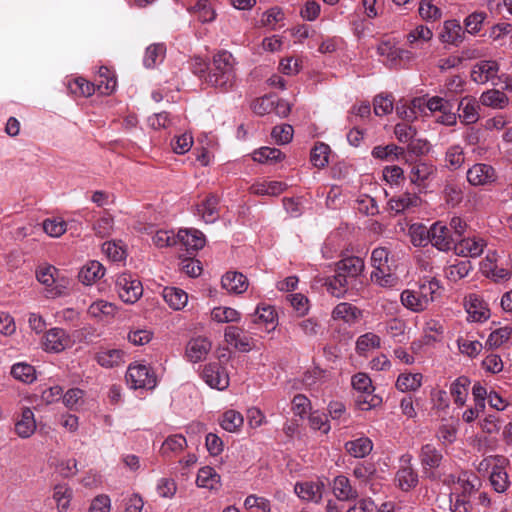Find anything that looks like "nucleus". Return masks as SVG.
<instances>
[{"instance_id":"1","label":"nucleus","mask_w":512,"mask_h":512,"mask_svg":"<svg viewBox=\"0 0 512 512\" xmlns=\"http://www.w3.org/2000/svg\"><path fill=\"white\" fill-rule=\"evenodd\" d=\"M205 82L222 91H228L235 85V59L230 52L222 50L213 55Z\"/></svg>"},{"instance_id":"2","label":"nucleus","mask_w":512,"mask_h":512,"mask_svg":"<svg viewBox=\"0 0 512 512\" xmlns=\"http://www.w3.org/2000/svg\"><path fill=\"white\" fill-rule=\"evenodd\" d=\"M352 386L356 391L355 405L358 409L367 411L381 404L382 399L373 394L374 387L366 373H357L352 377Z\"/></svg>"},{"instance_id":"3","label":"nucleus","mask_w":512,"mask_h":512,"mask_svg":"<svg viewBox=\"0 0 512 512\" xmlns=\"http://www.w3.org/2000/svg\"><path fill=\"white\" fill-rule=\"evenodd\" d=\"M389 251L385 247H377L372 251L371 262L374 268L371 280L382 287H391L396 277L391 273L389 266Z\"/></svg>"},{"instance_id":"4","label":"nucleus","mask_w":512,"mask_h":512,"mask_svg":"<svg viewBox=\"0 0 512 512\" xmlns=\"http://www.w3.org/2000/svg\"><path fill=\"white\" fill-rule=\"evenodd\" d=\"M416 241V237L413 236V244L415 246H425L428 243H431L432 246L436 247L440 251H448L456 245L450 228L440 221L435 222L427 230V234L424 238H421L418 243Z\"/></svg>"},{"instance_id":"5","label":"nucleus","mask_w":512,"mask_h":512,"mask_svg":"<svg viewBox=\"0 0 512 512\" xmlns=\"http://www.w3.org/2000/svg\"><path fill=\"white\" fill-rule=\"evenodd\" d=\"M126 381L132 389H153L157 384L155 373L142 364L130 365L128 367Z\"/></svg>"},{"instance_id":"6","label":"nucleus","mask_w":512,"mask_h":512,"mask_svg":"<svg viewBox=\"0 0 512 512\" xmlns=\"http://www.w3.org/2000/svg\"><path fill=\"white\" fill-rule=\"evenodd\" d=\"M116 288L119 297L125 303H135L143 293V287L139 280L133 279L129 274H121L116 280Z\"/></svg>"},{"instance_id":"7","label":"nucleus","mask_w":512,"mask_h":512,"mask_svg":"<svg viewBox=\"0 0 512 512\" xmlns=\"http://www.w3.org/2000/svg\"><path fill=\"white\" fill-rule=\"evenodd\" d=\"M72 345L71 336L62 328H52L44 336L43 347L47 352L60 353Z\"/></svg>"},{"instance_id":"8","label":"nucleus","mask_w":512,"mask_h":512,"mask_svg":"<svg viewBox=\"0 0 512 512\" xmlns=\"http://www.w3.org/2000/svg\"><path fill=\"white\" fill-rule=\"evenodd\" d=\"M420 461L424 475L432 480L436 479L434 469H437L442 462L443 455L433 444H425L421 447Z\"/></svg>"},{"instance_id":"9","label":"nucleus","mask_w":512,"mask_h":512,"mask_svg":"<svg viewBox=\"0 0 512 512\" xmlns=\"http://www.w3.org/2000/svg\"><path fill=\"white\" fill-rule=\"evenodd\" d=\"M181 243L187 253L194 256L205 246V236L197 229H180L177 234V243Z\"/></svg>"},{"instance_id":"10","label":"nucleus","mask_w":512,"mask_h":512,"mask_svg":"<svg viewBox=\"0 0 512 512\" xmlns=\"http://www.w3.org/2000/svg\"><path fill=\"white\" fill-rule=\"evenodd\" d=\"M203 379L211 387L218 390H224L229 385V377L224 373L218 363L206 365L202 372Z\"/></svg>"},{"instance_id":"11","label":"nucleus","mask_w":512,"mask_h":512,"mask_svg":"<svg viewBox=\"0 0 512 512\" xmlns=\"http://www.w3.org/2000/svg\"><path fill=\"white\" fill-rule=\"evenodd\" d=\"M495 170L491 165L478 163L467 171V180L471 185L480 186L494 182Z\"/></svg>"},{"instance_id":"12","label":"nucleus","mask_w":512,"mask_h":512,"mask_svg":"<svg viewBox=\"0 0 512 512\" xmlns=\"http://www.w3.org/2000/svg\"><path fill=\"white\" fill-rule=\"evenodd\" d=\"M499 65L493 60H483L476 63L471 71V79L478 84H485L496 77Z\"/></svg>"},{"instance_id":"13","label":"nucleus","mask_w":512,"mask_h":512,"mask_svg":"<svg viewBox=\"0 0 512 512\" xmlns=\"http://www.w3.org/2000/svg\"><path fill=\"white\" fill-rule=\"evenodd\" d=\"M212 344L205 337H197L191 339L186 346V356L189 361L197 363L206 358L211 350Z\"/></svg>"},{"instance_id":"14","label":"nucleus","mask_w":512,"mask_h":512,"mask_svg":"<svg viewBox=\"0 0 512 512\" xmlns=\"http://www.w3.org/2000/svg\"><path fill=\"white\" fill-rule=\"evenodd\" d=\"M323 488L322 482H297L294 491L299 498L318 503L322 499Z\"/></svg>"},{"instance_id":"15","label":"nucleus","mask_w":512,"mask_h":512,"mask_svg":"<svg viewBox=\"0 0 512 512\" xmlns=\"http://www.w3.org/2000/svg\"><path fill=\"white\" fill-rule=\"evenodd\" d=\"M364 270V261L360 257L350 256L336 263L338 274H342L347 280L354 279Z\"/></svg>"},{"instance_id":"16","label":"nucleus","mask_w":512,"mask_h":512,"mask_svg":"<svg viewBox=\"0 0 512 512\" xmlns=\"http://www.w3.org/2000/svg\"><path fill=\"white\" fill-rule=\"evenodd\" d=\"M36 430L34 413L29 407L22 409L20 418L15 423V433L22 439L30 438Z\"/></svg>"},{"instance_id":"17","label":"nucleus","mask_w":512,"mask_h":512,"mask_svg":"<svg viewBox=\"0 0 512 512\" xmlns=\"http://www.w3.org/2000/svg\"><path fill=\"white\" fill-rule=\"evenodd\" d=\"M222 287L228 292L241 294L248 288V279L240 272H227L221 280Z\"/></svg>"},{"instance_id":"18","label":"nucleus","mask_w":512,"mask_h":512,"mask_svg":"<svg viewBox=\"0 0 512 512\" xmlns=\"http://www.w3.org/2000/svg\"><path fill=\"white\" fill-rule=\"evenodd\" d=\"M485 242L482 239L464 238L454 246L457 255L463 257H478L483 253Z\"/></svg>"},{"instance_id":"19","label":"nucleus","mask_w":512,"mask_h":512,"mask_svg":"<svg viewBox=\"0 0 512 512\" xmlns=\"http://www.w3.org/2000/svg\"><path fill=\"white\" fill-rule=\"evenodd\" d=\"M224 337L227 343L242 352H248L251 349L250 339L243 335V331L239 327L228 326L225 329Z\"/></svg>"},{"instance_id":"20","label":"nucleus","mask_w":512,"mask_h":512,"mask_svg":"<svg viewBox=\"0 0 512 512\" xmlns=\"http://www.w3.org/2000/svg\"><path fill=\"white\" fill-rule=\"evenodd\" d=\"M219 198L214 194H209L206 199L197 206L198 214L201 215L206 223H214L218 218Z\"/></svg>"},{"instance_id":"21","label":"nucleus","mask_w":512,"mask_h":512,"mask_svg":"<svg viewBox=\"0 0 512 512\" xmlns=\"http://www.w3.org/2000/svg\"><path fill=\"white\" fill-rule=\"evenodd\" d=\"M464 32L461 25L456 20H448L444 22L440 39L443 43L458 45L463 41Z\"/></svg>"},{"instance_id":"22","label":"nucleus","mask_w":512,"mask_h":512,"mask_svg":"<svg viewBox=\"0 0 512 512\" xmlns=\"http://www.w3.org/2000/svg\"><path fill=\"white\" fill-rule=\"evenodd\" d=\"M105 269L98 261H89L78 274L79 280L85 285H91L104 276Z\"/></svg>"},{"instance_id":"23","label":"nucleus","mask_w":512,"mask_h":512,"mask_svg":"<svg viewBox=\"0 0 512 512\" xmlns=\"http://www.w3.org/2000/svg\"><path fill=\"white\" fill-rule=\"evenodd\" d=\"M124 352L120 349L101 350L95 355V360L105 368H112L124 362Z\"/></svg>"},{"instance_id":"24","label":"nucleus","mask_w":512,"mask_h":512,"mask_svg":"<svg viewBox=\"0 0 512 512\" xmlns=\"http://www.w3.org/2000/svg\"><path fill=\"white\" fill-rule=\"evenodd\" d=\"M332 317L335 320H343L347 323H353L361 317V311L350 303L342 302L333 309Z\"/></svg>"},{"instance_id":"25","label":"nucleus","mask_w":512,"mask_h":512,"mask_svg":"<svg viewBox=\"0 0 512 512\" xmlns=\"http://www.w3.org/2000/svg\"><path fill=\"white\" fill-rule=\"evenodd\" d=\"M333 492L337 499L341 501L355 499L358 496L357 491L350 485L349 479L342 475L335 478Z\"/></svg>"},{"instance_id":"26","label":"nucleus","mask_w":512,"mask_h":512,"mask_svg":"<svg viewBox=\"0 0 512 512\" xmlns=\"http://www.w3.org/2000/svg\"><path fill=\"white\" fill-rule=\"evenodd\" d=\"M478 104L475 99L470 97L463 98L458 104V110L462 113L459 114V118L465 124H473L477 122L479 115L477 112Z\"/></svg>"},{"instance_id":"27","label":"nucleus","mask_w":512,"mask_h":512,"mask_svg":"<svg viewBox=\"0 0 512 512\" xmlns=\"http://www.w3.org/2000/svg\"><path fill=\"white\" fill-rule=\"evenodd\" d=\"M163 298L166 303L174 310L182 309L188 301L187 293L176 287H166L163 289Z\"/></svg>"},{"instance_id":"28","label":"nucleus","mask_w":512,"mask_h":512,"mask_svg":"<svg viewBox=\"0 0 512 512\" xmlns=\"http://www.w3.org/2000/svg\"><path fill=\"white\" fill-rule=\"evenodd\" d=\"M372 448L373 443L367 437H361L345 443L346 451L355 458H364L372 451Z\"/></svg>"},{"instance_id":"29","label":"nucleus","mask_w":512,"mask_h":512,"mask_svg":"<svg viewBox=\"0 0 512 512\" xmlns=\"http://www.w3.org/2000/svg\"><path fill=\"white\" fill-rule=\"evenodd\" d=\"M396 481L398 487L407 492L417 486L418 474L411 466L402 467L396 473Z\"/></svg>"},{"instance_id":"30","label":"nucleus","mask_w":512,"mask_h":512,"mask_svg":"<svg viewBox=\"0 0 512 512\" xmlns=\"http://www.w3.org/2000/svg\"><path fill=\"white\" fill-rule=\"evenodd\" d=\"M470 383L471 382L468 377L460 376L451 384L450 393L457 405L463 406L465 404L469 393Z\"/></svg>"},{"instance_id":"31","label":"nucleus","mask_w":512,"mask_h":512,"mask_svg":"<svg viewBox=\"0 0 512 512\" xmlns=\"http://www.w3.org/2000/svg\"><path fill=\"white\" fill-rule=\"evenodd\" d=\"M324 286L332 296L341 298L347 292L348 280L342 274L335 272L334 276L325 279Z\"/></svg>"},{"instance_id":"32","label":"nucleus","mask_w":512,"mask_h":512,"mask_svg":"<svg viewBox=\"0 0 512 512\" xmlns=\"http://www.w3.org/2000/svg\"><path fill=\"white\" fill-rule=\"evenodd\" d=\"M480 101L484 106L502 109L508 105L507 95L497 89H491L482 93Z\"/></svg>"},{"instance_id":"33","label":"nucleus","mask_w":512,"mask_h":512,"mask_svg":"<svg viewBox=\"0 0 512 512\" xmlns=\"http://www.w3.org/2000/svg\"><path fill=\"white\" fill-rule=\"evenodd\" d=\"M166 54V46L163 43H154L147 47L143 59L144 65L147 68H153L158 63L162 62Z\"/></svg>"},{"instance_id":"34","label":"nucleus","mask_w":512,"mask_h":512,"mask_svg":"<svg viewBox=\"0 0 512 512\" xmlns=\"http://www.w3.org/2000/svg\"><path fill=\"white\" fill-rule=\"evenodd\" d=\"M220 482V476L210 467L205 466L199 469L196 483L199 487L215 489Z\"/></svg>"},{"instance_id":"35","label":"nucleus","mask_w":512,"mask_h":512,"mask_svg":"<svg viewBox=\"0 0 512 512\" xmlns=\"http://www.w3.org/2000/svg\"><path fill=\"white\" fill-rule=\"evenodd\" d=\"M422 378L421 373H402L397 378L396 387L402 392L415 391L421 386Z\"/></svg>"},{"instance_id":"36","label":"nucleus","mask_w":512,"mask_h":512,"mask_svg":"<svg viewBox=\"0 0 512 512\" xmlns=\"http://www.w3.org/2000/svg\"><path fill=\"white\" fill-rule=\"evenodd\" d=\"M187 442L184 436L182 435H172L169 436L162 444L160 453L164 457H171L173 454H176L184 449Z\"/></svg>"},{"instance_id":"37","label":"nucleus","mask_w":512,"mask_h":512,"mask_svg":"<svg viewBox=\"0 0 512 512\" xmlns=\"http://www.w3.org/2000/svg\"><path fill=\"white\" fill-rule=\"evenodd\" d=\"M439 289V281L435 278H432L428 281L421 283L419 285L417 292L421 300L424 302V305L427 307L429 303L434 301Z\"/></svg>"},{"instance_id":"38","label":"nucleus","mask_w":512,"mask_h":512,"mask_svg":"<svg viewBox=\"0 0 512 512\" xmlns=\"http://www.w3.org/2000/svg\"><path fill=\"white\" fill-rule=\"evenodd\" d=\"M421 199L416 194L404 193L398 198H392L389 201L391 210L400 213L407 208L416 207L420 204Z\"/></svg>"},{"instance_id":"39","label":"nucleus","mask_w":512,"mask_h":512,"mask_svg":"<svg viewBox=\"0 0 512 512\" xmlns=\"http://www.w3.org/2000/svg\"><path fill=\"white\" fill-rule=\"evenodd\" d=\"M53 499L57 504L59 512H66L70 506L72 498V489L65 484L54 486Z\"/></svg>"},{"instance_id":"40","label":"nucleus","mask_w":512,"mask_h":512,"mask_svg":"<svg viewBox=\"0 0 512 512\" xmlns=\"http://www.w3.org/2000/svg\"><path fill=\"white\" fill-rule=\"evenodd\" d=\"M330 151L329 145L317 142L310 153L311 163L317 168H324L328 164Z\"/></svg>"},{"instance_id":"41","label":"nucleus","mask_w":512,"mask_h":512,"mask_svg":"<svg viewBox=\"0 0 512 512\" xmlns=\"http://www.w3.org/2000/svg\"><path fill=\"white\" fill-rule=\"evenodd\" d=\"M277 320V313L272 306L257 307L254 315H252V323H263L265 325H272L271 329L275 328Z\"/></svg>"},{"instance_id":"42","label":"nucleus","mask_w":512,"mask_h":512,"mask_svg":"<svg viewBox=\"0 0 512 512\" xmlns=\"http://www.w3.org/2000/svg\"><path fill=\"white\" fill-rule=\"evenodd\" d=\"M471 269V262L469 260H464L447 267L445 273L446 277L450 281L457 282L462 278L466 277Z\"/></svg>"},{"instance_id":"43","label":"nucleus","mask_w":512,"mask_h":512,"mask_svg":"<svg viewBox=\"0 0 512 512\" xmlns=\"http://www.w3.org/2000/svg\"><path fill=\"white\" fill-rule=\"evenodd\" d=\"M243 422V416L239 412L235 410H228L223 414L220 424L224 430L228 432H236L242 427Z\"/></svg>"},{"instance_id":"44","label":"nucleus","mask_w":512,"mask_h":512,"mask_svg":"<svg viewBox=\"0 0 512 512\" xmlns=\"http://www.w3.org/2000/svg\"><path fill=\"white\" fill-rule=\"evenodd\" d=\"M284 158V154L277 148L262 147L253 153V159L259 163H275Z\"/></svg>"},{"instance_id":"45","label":"nucleus","mask_w":512,"mask_h":512,"mask_svg":"<svg viewBox=\"0 0 512 512\" xmlns=\"http://www.w3.org/2000/svg\"><path fill=\"white\" fill-rule=\"evenodd\" d=\"M12 376L25 383H31L36 379L35 368L26 363L14 364L11 368Z\"/></svg>"},{"instance_id":"46","label":"nucleus","mask_w":512,"mask_h":512,"mask_svg":"<svg viewBox=\"0 0 512 512\" xmlns=\"http://www.w3.org/2000/svg\"><path fill=\"white\" fill-rule=\"evenodd\" d=\"M401 302L406 308L414 312H420L426 309V306L419 297L418 292L414 290H404L401 293Z\"/></svg>"},{"instance_id":"47","label":"nucleus","mask_w":512,"mask_h":512,"mask_svg":"<svg viewBox=\"0 0 512 512\" xmlns=\"http://www.w3.org/2000/svg\"><path fill=\"white\" fill-rule=\"evenodd\" d=\"M379 347L380 337L371 332L361 335L356 342V351L360 355H364L367 351Z\"/></svg>"},{"instance_id":"48","label":"nucleus","mask_w":512,"mask_h":512,"mask_svg":"<svg viewBox=\"0 0 512 512\" xmlns=\"http://www.w3.org/2000/svg\"><path fill=\"white\" fill-rule=\"evenodd\" d=\"M405 149L394 144L376 146L372 150V156L377 159H387L390 156L399 159L404 157Z\"/></svg>"},{"instance_id":"49","label":"nucleus","mask_w":512,"mask_h":512,"mask_svg":"<svg viewBox=\"0 0 512 512\" xmlns=\"http://www.w3.org/2000/svg\"><path fill=\"white\" fill-rule=\"evenodd\" d=\"M490 483L494 490L498 493H503L507 490L509 485L508 475L500 466H495L490 475Z\"/></svg>"},{"instance_id":"50","label":"nucleus","mask_w":512,"mask_h":512,"mask_svg":"<svg viewBox=\"0 0 512 512\" xmlns=\"http://www.w3.org/2000/svg\"><path fill=\"white\" fill-rule=\"evenodd\" d=\"M191 11L198 15V19L202 23L212 22L216 16L208 0H198Z\"/></svg>"},{"instance_id":"51","label":"nucleus","mask_w":512,"mask_h":512,"mask_svg":"<svg viewBox=\"0 0 512 512\" xmlns=\"http://www.w3.org/2000/svg\"><path fill=\"white\" fill-rule=\"evenodd\" d=\"M394 98L391 94H379L374 98V113L377 116H383L393 111Z\"/></svg>"},{"instance_id":"52","label":"nucleus","mask_w":512,"mask_h":512,"mask_svg":"<svg viewBox=\"0 0 512 512\" xmlns=\"http://www.w3.org/2000/svg\"><path fill=\"white\" fill-rule=\"evenodd\" d=\"M211 316L220 323L237 322L240 319L239 312L230 307H216L212 310Z\"/></svg>"},{"instance_id":"53","label":"nucleus","mask_w":512,"mask_h":512,"mask_svg":"<svg viewBox=\"0 0 512 512\" xmlns=\"http://www.w3.org/2000/svg\"><path fill=\"white\" fill-rule=\"evenodd\" d=\"M512 335V328L502 327L494 330L488 337L486 345L494 349L504 344Z\"/></svg>"},{"instance_id":"54","label":"nucleus","mask_w":512,"mask_h":512,"mask_svg":"<svg viewBox=\"0 0 512 512\" xmlns=\"http://www.w3.org/2000/svg\"><path fill=\"white\" fill-rule=\"evenodd\" d=\"M419 15L426 21H436L441 18L442 12L431 0H421L419 4Z\"/></svg>"},{"instance_id":"55","label":"nucleus","mask_w":512,"mask_h":512,"mask_svg":"<svg viewBox=\"0 0 512 512\" xmlns=\"http://www.w3.org/2000/svg\"><path fill=\"white\" fill-rule=\"evenodd\" d=\"M445 160L449 169L456 170L460 168L465 160L463 149L459 146L450 147L446 152Z\"/></svg>"},{"instance_id":"56","label":"nucleus","mask_w":512,"mask_h":512,"mask_svg":"<svg viewBox=\"0 0 512 512\" xmlns=\"http://www.w3.org/2000/svg\"><path fill=\"white\" fill-rule=\"evenodd\" d=\"M72 93L79 94L84 97H89L95 92V85L84 78H76L69 84Z\"/></svg>"},{"instance_id":"57","label":"nucleus","mask_w":512,"mask_h":512,"mask_svg":"<svg viewBox=\"0 0 512 512\" xmlns=\"http://www.w3.org/2000/svg\"><path fill=\"white\" fill-rule=\"evenodd\" d=\"M293 132L291 125L282 124L272 129L271 136L277 144H287L292 140Z\"/></svg>"},{"instance_id":"58","label":"nucleus","mask_w":512,"mask_h":512,"mask_svg":"<svg viewBox=\"0 0 512 512\" xmlns=\"http://www.w3.org/2000/svg\"><path fill=\"white\" fill-rule=\"evenodd\" d=\"M193 144V137L190 134L184 133L182 135L176 136L172 142L171 147L172 150L177 154H185L188 152Z\"/></svg>"},{"instance_id":"59","label":"nucleus","mask_w":512,"mask_h":512,"mask_svg":"<svg viewBox=\"0 0 512 512\" xmlns=\"http://www.w3.org/2000/svg\"><path fill=\"white\" fill-rule=\"evenodd\" d=\"M96 235L104 238L110 236L113 230V218L110 215L100 217L93 225Z\"/></svg>"},{"instance_id":"60","label":"nucleus","mask_w":512,"mask_h":512,"mask_svg":"<svg viewBox=\"0 0 512 512\" xmlns=\"http://www.w3.org/2000/svg\"><path fill=\"white\" fill-rule=\"evenodd\" d=\"M394 133L398 141L409 143L416 136V129L406 123H398L395 125Z\"/></svg>"},{"instance_id":"61","label":"nucleus","mask_w":512,"mask_h":512,"mask_svg":"<svg viewBox=\"0 0 512 512\" xmlns=\"http://www.w3.org/2000/svg\"><path fill=\"white\" fill-rule=\"evenodd\" d=\"M421 103V98H415L411 102L412 106H407L406 104H397L396 113L402 119L412 120L416 118L415 108H420Z\"/></svg>"},{"instance_id":"62","label":"nucleus","mask_w":512,"mask_h":512,"mask_svg":"<svg viewBox=\"0 0 512 512\" xmlns=\"http://www.w3.org/2000/svg\"><path fill=\"white\" fill-rule=\"evenodd\" d=\"M432 173V167L425 164L420 163L416 164L412 167L410 172V180L412 183H420L428 179L430 174Z\"/></svg>"},{"instance_id":"63","label":"nucleus","mask_w":512,"mask_h":512,"mask_svg":"<svg viewBox=\"0 0 512 512\" xmlns=\"http://www.w3.org/2000/svg\"><path fill=\"white\" fill-rule=\"evenodd\" d=\"M275 99L272 96H264L254 101L252 109L258 115H265L273 111Z\"/></svg>"},{"instance_id":"64","label":"nucleus","mask_w":512,"mask_h":512,"mask_svg":"<svg viewBox=\"0 0 512 512\" xmlns=\"http://www.w3.org/2000/svg\"><path fill=\"white\" fill-rule=\"evenodd\" d=\"M44 231L52 236L59 237L66 231V223L62 220L47 219L43 223Z\"/></svg>"}]
</instances>
